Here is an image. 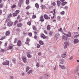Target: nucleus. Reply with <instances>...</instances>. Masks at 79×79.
Listing matches in <instances>:
<instances>
[{"label": "nucleus", "mask_w": 79, "mask_h": 79, "mask_svg": "<svg viewBox=\"0 0 79 79\" xmlns=\"http://www.w3.org/2000/svg\"><path fill=\"white\" fill-rule=\"evenodd\" d=\"M45 77H49L50 76V75L48 74H45L44 75Z\"/></svg>", "instance_id": "a878e982"}, {"label": "nucleus", "mask_w": 79, "mask_h": 79, "mask_svg": "<svg viewBox=\"0 0 79 79\" xmlns=\"http://www.w3.org/2000/svg\"><path fill=\"white\" fill-rule=\"evenodd\" d=\"M5 50L3 49H1V52H5Z\"/></svg>", "instance_id": "5fc2aeb1"}, {"label": "nucleus", "mask_w": 79, "mask_h": 79, "mask_svg": "<svg viewBox=\"0 0 79 79\" xmlns=\"http://www.w3.org/2000/svg\"><path fill=\"white\" fill-rule=\"evenodd\" d=\"M29 69H30V68L28 66H27L26 68V72H28L29 70Z\"/></svg>", "instance_id": "b1692460"}, {"label": "nucleus", "mask_w": 79, "mask_h": 79, "mask_svg": "<svg viewBox=\"0 0 79 79\" xmlns=\"http://www.w3.org/2000/svg\"><path fill=\"white\" fill-rule=\"evenodd\" d=\"M37 48H40V44H37Z\"/></svg>", "instance_id": "58836bf2"}, {"label": "nucleus", "mask_w": 79, "mask_h": 79, "mask_svg": "<svg viewBox=\"0 0 79 79\" xmlns=\"http://www.w3.org/2000/svg\"><path fill=\"white\" fill-rule=\"evenodd\" d=\"M10 31H8L6 32L5 35L6 36H8V35H10Z\"/></svg>", "instance_id": "4468645a"}, {"label": "nucleus", "mask_w": 79, "mask_h": 79, "mask_svg": "<svg viewBox=\"0 0 79 79\" xmlns=\"http://www.w3.org/2000/svg\"><path fill=\"white\" fill-rule=\"evenodd\" d=\"M18 23V21L17 20L15 21L14 25H16V24Z\"/></svg>", "instance_id": "72a5a7b5"}, {"label": "nucleus", "mask_w": 79, "mask_h": 79, "mask_svg": "<svg viewBox=\"0 0 79 79\" xmlns=\"http://www.w3.org/2000/svg\"><path fill=\"white\" fill-rule=\"evenodd\" d=\"M52 5H53V6H55L56 3L55 2H54L52 3Z\"/></svg>", "instance_id": "13d9d810"}, {"label": "nucleus", "mask_w": 79, "mask_h": 79, "mask_svg": "<svg viewBox=\"0 0 79 79\" xmlns=\"http://www.w3.org/2000/svg\"><path fill=\"white\" fill-rule=\"evenodd\" d=\"M23 26V24L21 23H19L17 24V26L18 27H21Z\"/></svg>", "instance_id": "6e6552de"}, {"label": "nucleus", "mask_w": 79, "mask_h": 79, "mask_svg": "<svg viewBox=\"0 0 79 79\" xmlns=\"http://www.w3.org/2000/svg\"><path fill=\"white\" fill-rule=\"evenodd\" d=\"M11 16H12V14L11 13L9 14V15L8 16V17L9 18H11Z\"/></svg>", "instance_id": "49530a36"}, {"label": "nucleus", "mask_w": 79, "mask_h": 79, "mask_svg": "<svg viewBox=\"0 0 79 79\" xmlns=\"http://www.w3.org/2000/svg\"><path fill=\"white\" fill-rule=\"evenodd\" d=\"M26 3L27 5H29V0H27L26 1Z\"/></svg>", "instance_id": "7c9ffc66"}, {"label": "nucleus", "mask_w": 79, "mask_h": 79, "mask_svg": "<svg viewBox=\"0 0 79 79\" xmlns=\"http://www.w3.org/2000/svg\"><path fill=\"white\" fill-rule=\"evenodd\" d=\"M53 17H51L52 19H53V18H54V17H55V14H54L53 13Z\"/></svg>", "instance_id": "680f3d73"}, {"label": "nucleus", "mask_w": 79, "mask_h": 79, "mask_svg": "<svg viewBox=\"0 0 79 79\" xmlns=\"http://www.w3.org/2000/svg\"><path fill=\"white\" fill-rule=\"evenodd\" d=\"M60 62L61 64H63L64 63V60L63 59H62L60 60Z\"/></svg>", "instance_id": "4be33fe9"}, {"label": "nucleus", "mask_w": 79, "mask_h": 79, "mask_svg": "<svg viewBox=\"0 0 79 79\" xmlns=\"http://www.w3.org/2000/svg\"><path fill=\"white\" fill-rule=\"evenodd\" d=\"M22 60L23 61L24 63H26V62H27L26 58L25 57H23L22 58Z\"/></svg>", "instance_id": "a211bd4d"}, {"label": "nucleus", "mask_w": 79, "mask_h": 79, "mask_svg": "<svg viewBox=\"0 0 79 79\" xmlns=\"http://www.w3.org/2000/svg\"><path fill=\"white\" fill-rule=\"evenodd\" d=\"M33 30H35L34 31V34H37V35H38V34L37 33L38 30L37 29V28H36L35 26H33Z\"/></svg>", "instance_id": "f257e3e1"}, {"label": "nucleus", "mask_w": 79, "mask_h": 79, "mask_svg": "<svg viewBox=\"0 0 79 79\" xmlns=\"http://www.w3.org/2000/svg\"><path fill=\"white\" fill-rule=\"evenodd\" d=\"M2 10L0 9V15H2Z\"/></svg>", "instance_id": "bf43d9fd"}, {"label": "nucleus", "mask_w": 79, "mask_h": 79, "mask_svg": "<svg viewBox=\"0 0 79 79\" xmlns=\"http://www.w3.org/2000/svg\"><path fill=\"white\" fill-rule=\"evenodd\" d=\"M27 24L28 25H29V26H31V21H29L27 23Z\"/></svg>", "instance_id": "f704fd0d"}, {"label": "nucleus", "mask_w": 79, "mask_h": 79, "mask_svg": "<svg viewBox=\"0 0 79 79\" xmlns=\"http://www.w3.org/2000/svg\"><path fill=\"white\" fill-rule=\"evenodd\" d=\"M12 60L14 63H16V59L15 58L13 59H12Z\"/></svg>", "instance_id": "c9c22d12"}, {"label": "nucleus", "mask_w": 79, "mask_h": 79, "mask_svg": "<svg viewBox=\"0 0 79 79\" xmlns=\"http://www.w3.org/2000/svg\"><path fill=\"white\" fill-rule=\"evenodd\" d=\"M3 4H0V8H3Z\"/></svg>", "instance_id": "473e14b6"}, {"label": "nucleus", "mask_w": 79, "mask_h": 79, "mask_svg": "<svg viewBox=\"0 0 79 79\" xmlns=\"http://www.w3.org/2000/svg\"><path fill=\"white\" fill-rule=\"evenodd\" d=\"M34 35H35V36H34V39H35V40H37V36L36 35H37L35 34H34Z\"/></svg>", "instance_id": "2f4dec72"}, {"label": "nucleus", "mask_w": 79, "mask_h": 79, "mask_svg": "<svg viewBox=\"0 0 79 79\" xmlns=\"http://www.w3.org/2000/svg\"><path fill=\"white\" fill-rule=\"evenodd\" d=\"M26 10H28V9H29V6H27L26 8Z\"/></svg>", "instance_id": "603ef678"}, {"label": "nucleus", "mask_w": 79, "mask_h": 79, "mask_svg": "<svg viewBox=\"0 0 79 79\" xmlns=\"http://www.w3.org/2000/svg\"><path fill=\"white\" fill-rule=\"evenodd\" d=\"M11 6L12 9H13L16 6L15 4H14L12 6Z\"/></svg>", "instance_id": "c756f323"}, {"label": "nucleus", "mask_w": 79, "mask_h": 79, "mask_svg": "<svg viewBox=\"0 0 79 79\" xmlns=\"http://www.w3.org/2000/svg\"><path fill=\"white\" fill-rule=\"evenodd\" d=\"M47 29L48 31L50 30V25H48L47 26Z\"/></svg>", "instance_id": "393cba45"}, {"label": "nucleus", "mask_w": 79, "mask_h": 79, "mask_svg": "<svg viewBox=\"0 0 79 79\" xmlns=\"http://www.w3.org/2000/svg\"><path fill=\"white\" fill-rule=\"evenodd\" d=\"M11 21V19H6V22H9V21Z\"/></svg>", "instance_id": "a19ab883"}, {"label": "nucleus", "mask_w": 79, "mask_h": 79, "mask_svg": "<svg viewBox=\"0 0 79 79\" xmlns=\"http://www.w3.org/2000/svg\"><path fill=\"white\" fill-rule=\"evenodd\" d=\"M63 31H64V32H66V28L65 27H64L63 29Z\"/></svg>", "instance_id": "052dcab7"}, {"label": "nucleus", "mask_w": 79, "mask_h": 79, "mask_svg": "<svg viewBox=\"0 0 79 79\" xmlns=\"http://www.w3.org/2000/svg\"><path fill=\"white\" fill-rule=\"evenodd\" d=\"M27 42H25L26 44H27L28 45H29V43L28 42H30V39H29V38H27Z\"/></svg>", "instance_id": "ddd939ff"}, {"label": "nucleus", "mask_w": 79, "mask_h": 79, "mask_svg": "<svg viewBox=\"0 0 79 79\" xmlns=\"http://www.w3.org/2000/svg\"><path fill=\"white\" fill-rule=\"evenodd\" d=\"M39 43L40 45H43L44 44V43L42 40H40L39 41Z\"/></svg>", "instance_id": "6ab92c4d"}, {"label": "nucleus", "mask_w": 79, "mask_h": 79, "mask_svg": "<svg viewBox=\"0 0 79 79\" xmlns=\"http://www.w3.org/2000/svg\"><path fill=\"white\" fill-rule=\"evenodd\" d=\"M27 57H28V58H31V57H32V56H31V55H30V52H27Z\"/></svg>", "instance_id": "dca6fc26"}, {"label": "nucleus", "mask_w": 79, "mask_h": 79, "mask_svg": "<svg viewBox=\"0 0 79 79\" xmlns=\"http://www.w3.org/2000/svg\"><path fill=\"white\" fill-rule=\"evenodd\" d=\"M12 15L13 16H16L17 15H18V14L16 13V12L13 13Z\"/></svg>", "instance_id": "c85d7f7f"}, {"label": "nucleus", "mask_w": 79, "mask_h": 79, "mask_svg": "<svg viewBox=\"0 0 79 79\" xmlns=\"http://www.w3.org/2000/svg\"><path fill=\"white\" fill-rule=\"evenodd\" d=\"M40 21L41 22H44V19L43 18V19H40Z\"/></svg>", "instance_id": "a18cd8bd"}, {"label": "nucleus", "mask_w": 79, "mask_h": 79, "mask_svg": "<svg viewBox=\"0 0 79 79\" xmlns=\"http://www.w3.org/2000/svg\"><path fill=\"white\" fill-rule=\"evenodd\" d=\"M15 13H16L18 15V13H19V10H17L15 11Z\"/></svg>", "instance_id": "4c0bfd02"}, {"label": "nucleus", "mask_w": 79, "mask_h": 79, "mask_svg": "<svg viewBox=\"0 0 79 79\" xmlns=\"http://www.w3.org/2000/svg\"><path fill=\"white\" fill-rule=\"evenodd\" d=\"M62 39L63 40H65V41H68V38L67 36L63 35L62 37Z\"/></svg>", "instance_id": "39448f33"}, {"label": "nucleus", "mask_w": 79, "mask_h": 79, "mask_svg": "<svg viewBox=\"0 0 79 79\" xmlns=\"http://www.w3.org/2000/svg\"><path fill=\"white\" fill-rule=\"evenodd\" d=\"M36 66L37 68H39V63H37Z\"/></svg>", "instance_id": "3c124183"}, {"label": "nucleus", "mask_w": 79, "mask_h": 79, "mask_svg": "<svg viewBox=\"0 0 79 79\" xmlns=\"http://www.w3.org/2000/svg\"><path fill=\"white\" fill-rule=\"evenodd\" d=\"M35 6L38 9L39 8V5L38 3H36L35 4Z\"/></svg>", "instance_id": "5701e85b"}, {"label": "nucleus", "mask_w": 79, "mask_h": 79, "mask_svg": "<svg viewBox=\"0 0 79 79\" xmlns=\"http://www.w3.org/2000/svg\"><path fill=\"white\" fill-rule=\"evenodd\" d=\"M10 64L9 61L6 60V62H4L2 63V64L3 65H8Z\"/></svg>", "instance_id": "20e7f679"}, {"label": "nucleus", "mask_w": 79, "mask_h": 79, "mask_svg": "<svg viewBox=\"0 0 79 79\" xmlns=\"http://www.w3.org/2000/svg\"><path fill=\"white\" fill-rule=\"evenodd\" d=\"M28 35L29 36V37H32V33H28Z\"/></svg>", "instance_id": "ea45409f"}, {"label": "nucleus", "mask_w": 79, "mask_h": 79, "mask_svg": "<svg viewBox=\"0 0 79 79\" xmlns=\"http://www.w3.org/2000/svg\"><path fill=\"white\" fill-rule=\"evenodd\" d=\"M17 45L18 46H21L22 45V42L20 40H18L17 41Z\"/></svg>", "instance_id": "0eeeda50"}, {"label": "nucleus", "mask_w": 79, "mask_h": 79, "mask_svg": "<svg viewBox=\"0 0 79 79\" xmlns=\"http://www.w3.org/2000/svg\"><path fill=\"white\" fill-rule=\"evenodd\" d=\"M17 40H18V39H17V38L15 39V40H14V43H16V42H17Z\"/></svg>", "instance_id": "79ce46f5"}, {"label": "nucleus", "mask_w": 79, "mask_h": 79, "mask_svg": "<svg viewBox=\"0 0 79 79\" xmlns=\"http://www.w3.org/2000/svg\"><path fill=\"white\" fill-rule=\"evenodd\" d=\"M20 18H21V16H20V15H18L17 18V19H18H18H20Z\"/></svg>", "instance_id": "e433bc0d"}, {"label": "nucleus", "mask_w": 79, "mask_h": 79, "mask_svg": "<svg viewBox=\"0 0 79 79\" xmlns=\"http://www.w3.org/2000/svg\"><path fill=\"white\" fill-rule=\"evenodd\" d=\"M23 0H19L18 2V6L19 7H21V5L23 4Z\"/></svg>", "instance_id": "7ed1b4c3"}, {"label": "nucleus", "mask_w": 79, "mask_h": 79, "mask_svg": "<svg viewBox=\"0 0 79 79\" xmlns=\"http://www.w3.org/2000/svg\"><path fill=\"white\" fill-rule=\"evenodd\" d=\"M59 66L61 68V69H65L66 68V67L64 65H59Z\"/></svg>", "instance_id": "2eb2a0df"}, {"label": "nucleus", "mask_w": 79, "mask_h": 79, "mask_svg": "<svg viewBox=\"0 0 79 79\" xmlns=\"http://www.w3.org/2000/svg\"><path fill=\"white\" fill-rule=\"evenodd\" d=\"M60 34L58 33L56 34L55 37L57 39H58V37H60Z\"/></svg>", "instance_id": "f3484780"}, {"label": "nucleus", "mask_w": 79, "mask_h": 79, "mask_svg": "<svg viewBox=\"0 0 79 79\" xmlns=\"http://www.w3.org/2000/svg\"><path fill=\"white\" fill-rule=\"evenodd\" d=\"M61 15H64V11H63L60 12Z\"/></svg>", "instance_id": "8fccbe9b"}, {"label": "nucleus", "mask_w": 79, "mask_h": 79, "mask_svg": "<svg viewBox=\"0 0 79 79\" xmlns=\"http://www.w3.org/2000/svg\"><path fill=\"white\" fill-rule=\"evenodd\" d=\"M35 18H36V15H34L32 16V18L33 19H35Z\"/></svg>", "instance_id": "37998d69"}, {"label": "nucleus", "mask_w": 79, "mask_h": 79, "mask_svg": "<svg viewBox=\"0 0 79 79\" xmlns=\"http://www.w3.org/2000/svg\"><path fill=\"white\" fill-rule=\"evenodd\" d=\"M49 35H51V36L53 34L52 33V31H50V32L49 33Z\"/></svg>", "instance_id": "de8ad7c7"}, {"label": "nucleus", "mask_w": 79, "mask_h": 79, "mask_svg": "<svg viewBox=\"0 0 79 79\" xmlns=\"http://www.w3.org/2000/svg\"><path fill=\"white\" fill-rule=\"evenodd\" d=\"M64 35H66V36H67L68 37H71V33L70 31H69L68 33V34H66V33H63Z\"/></svg>", "instance_id": "f03ea898"}, {"label": "nucleus", "mask_w": 79, "mask_h": 79, "mask_svg": "<svg viewBox=\"0 0 79 79\" xmlns=\"http://www.w3.org/2000/svg\"><path fill=\"white\" fill-rule=\"evenodd\" d=\"M8 48H9V50H11V49H13V46H9L8 47Z\"/></svg>", "instance_id": "cd10ccee"}, {"label": "nucleus", "mask_w": 79, "mask_h": 79, "mask_svg": "<svg viewBox=\"0 0 79 79\" xmlns=\"http://www.w3.org/2000/svg\"><path fill=\"white\" fill-rule=\"evenodd\" d=\"M17 31H20V29H19V28H18L16 30Z\"/></svg>", "instance_id": "864d4df0"}, {"label": "nucleus", "mask_w": 79, "mask_h": 79, "mask_svg": "<svg viewBox=\"0 0 79 79\" xmlns=\"http://www.w3.org/2000/svg\"><path fill=\"white\" fill-rule=\"evenodd\" d=\"M79 40L77 39H74L73 40V43L74 44H77L79 43Z\"/></svg>", "instance_id": "1a4fd4ad"}, {"label": "nucleus", "mask_w": 79, "mask_h": 79, "mask_svg": "<svg viewBox=\"0 0 79 79\" xmlns=\"http://www.w3.org/2000/svg\"><path fill=\"white\" fill-rule=\"evenodd\" d=\"M64 44L65 45L64 46V48H67V46L69 45V43L68 42H64Z\"/></svg>", "instance_id": "9b49d317"}, {"label": "nucleus", "mask_w": 79, "mask_h": 79, "mask_svg": "<svg viewBox=\"0 0 79 79\" xmlns=\"http://www.w3.org/2000/svg\"><path fill=\"white\" fill-rule=\"evenodd\" d=\"M57 5L58 6H59V7H60V5H61V2H60V1H57Z\"/></svg>", "instance_id": "412c9836"}, {"label": "nucleus", "mask_w": 79, "mask_h": 79, "mask_svg": "<svg viewBox=\"0 0 79 79\" xmlns=\"http://www.w3.org/2000/svg\"><path fill=\"white\" fill-rule=\"evenodd\" d=\"M44 18L45 19H50V18L48 17V15L46 14L44 15Z\"/></svg>", "instance_id": "9d476101"}, {"label": "nucleus", "mask_w": 79, "mask_h": 79, "mask_svg": "<svg viewBox=\"0 0 79 79\" xmlns=\"http://www.w3.org/2000/svg\"><path fill=\"white\" fill-rule=\"evenodd\" d=\"M64 9H65V10H68V7H67V6H65Z\"/></svg>", "instance_id": "4d7b16f0"}, {"label": "nucleus", "mask_w": 79, "mask_h": 79, "mask_svg": "<svg viewBox=\"0 0 79 79\" xmlns=\"http://www.w3.org/2000/svg\"><path fill=\"white\" fill-rule=\"evenodd\" d=\"M61 4L62 5V6H64V5H65V4H64V2L61 3Z\"/></svg>", "instance_id": "6e6d98bb"}, {"label": "nucleus", "mask_w": 79, "mask_h": 79, "mask_svg": "<svg viewBox=\"0 0 79 79\" xmlns=\"http://www.w3.org/2000/svg\"><path fill=\"white\" fill-rule=\"evenodd\" d=\"M6 36H5L4 37H2V39H5V38H6Z\"/></svg>", "instance_id": "774afa93"}, {"label": "nucleus", "mask_w": 79, "mask_h": 79, "mask_svg": "<svg viewBox=\"0 0 79 79\" xmlns=\"http://www.w3.org/2000/svg\"><path fill=\"white\" fill-rule=\"evenodd\" d=\"M66 56V52H65L62 55V58H65Z\"/></svg>", "instance_id": "aec40b11"}, {"label": "nucleus", "mask_w": 79, "mask_h": 79, "mask_svg": "<svg viewBox=\"0 0 79 79\" xmlns=\"http://www.w3.org/2000/svg\"><path fill=\"white\" fill-rule=\"evenodd\" d=\"M21 21H22V19H19V23H21Z\"/></svg>", "instance_id": "69168bd1"}, {"label": "nucleus", "mask_w": 79, "mask_h": 79, "mask_svg": "<svg viewBox=\"0 0 79 79\" xmlns=\"http://www.w3.org/2000/svg\"><path fill=\"white\" fill-rule=\"evenodd\" d=\"M41 7L42 9H44V8H46V7L45 6H43V5H42Z\"/></svg>", "instance_id": "09e8293b"}, {"label": "nucleus", "mask_w": 79, "mask_h": 79, "mask_svg": "<svg viewBox=\"0 0 79 79\" xmlns=\"http://www.w3.org/2000/svg\"><path fill=\"white\" fill-rule=\"evenodd\" d=\"M57 19H59L60 20V16H58L57 17Z\"/></svg>", "instance_id": "0e129e2a"}, {"label": "nucleus", "mask_w": 79, "mask_h": 79, "mask_svg": "<svg viewBox=\"0 0 79 79\" xmlns=\"http://www.w3.org/2000/svg\"><path fill=\"white\" fill-rule=\"evenodd\" d=\"M59 31H60V32H63V30L62 29V28H60V29L59 30Z\"/></svg>", "instance_id": "c03bdc74"}, {"label": "nucleus", "mask_w": 79, "mask_h": 79, "mask_svg": "<svg viewBox=\"0 0 79 79\" xmlns=\"http://www.w3.org/2000/svg\"><path fill=\"white\" fill-rule=\"evenodd\" d=\"M38 55H39V56H40V55H41V53L40 52H38Z\"/></svg>", "instance_id": "e2e57ef3"}, {"label": "nucleus", "mask_w": 79, "mask_h": 79, "mask_svg": "<svg viewBox=\"0 0 79 79\" xmlns=\"http://www.w3.org/2000/svg\"><path fill=\"white\" fill-rule=\"evenodd\" d=\"M7 24L8 26H9V27H10V26H12V25L13 24V22L10 21Z\"/></svg>", "instance_id": "f8f14e48"}, {"label": "nucleus", "mask_w": 79, "mask_h": 79, "mask_svg": "<svg viewBox=\"0 0 79 79\" xmlns=\"http://www.w3.org/2000/svg\"><path fill=\"white\" fill-rule=\"evenodd\" d=\"M32 73V70H30L27 73V74H28L29 75L31 73Z\"/></svg>", "instance_id": "bb28decb"}, {"label": "nucleus", "mask_w": 79, "mask_h": 79, "mask_svg": "<svg viewBox=\"0 0 79 79\" xmlns=\"http://www.w3.org/2000/svg\"><path fill=\"white\" fill-rule=\"evenodd\" d=\"M73 33L74 34H78V32H74Z\"/></svg>", "instance_id": "338daca9"}, {"label": "nucleus", "mask_w": 79, "mask_h": 79, "mask_svg": "<svg viewBox=\"0 0 79 79\" xmlns=\"http://www.w3.org/2000/svg\"><path fill=\"white\" fill-rule=\"evenodd\" d=\"M40 37L41 38H42V39H47V36H46L44 34H42L40 35Z\"/></svg>", "instance_id": "423d86ee"}]
</instances>
